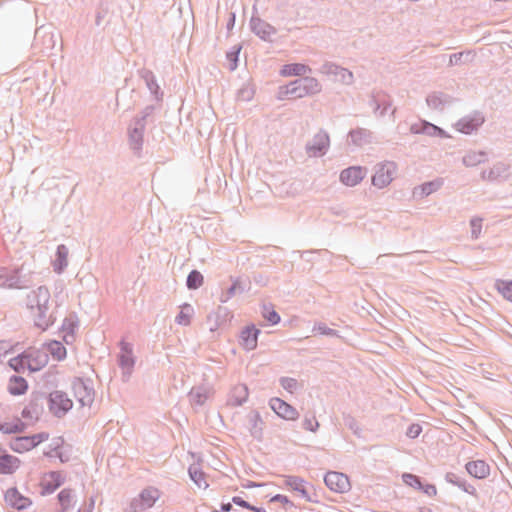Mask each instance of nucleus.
<instances>
[{
  "mask_svg": "<svg viewBox=\"0 0 512 512\" xmlns=\"http://www.w3.org/2000/svg\"><path fill=\"white\" fill-rule=\"evenodd\" d=\"M31 311L35 324L42 330L47 329L55 321L53 302L50 292L45 287H39L31 303Z\"/></svg>",
  "mask_w": 512,
  "mask_h": 512,
  "instance_id": "nucleus-1",
  "label": "nucleus"
},
{
  "mask_svg": "<svg viewBox=\"0 0 512 512\" xmlns=\"http://www.w3.org/2000/svg\"><path fill=\"white\" fill-rule=\"evenodd\" d=\"M161 491L154 486H147L129 502L127 512H145L151 509L161 497Z\"/></svg>",
  "mask_w": 512,
  "mask_h": 512,
  "instance_id": "nucleus-2",
  "label": "nucleus"
},
{
  "mask_svg": "<svg viewBox=\"0 0 512 512\" xmlns=\"http://www.w3.org/2000/svg\"><path fill=\"white\" fill-rule=\"evenodd\" d=\"M73 406L72 400L62 391H53L48 397V408L50 412L61 417L65 415Z\"/></svg>",
  "mask_w": 512,
  "mask_h": 512,
  "instance_id": "nucleus-3",
  "label": "nucleus"
},
{
  "mask_svg": "<svg viewBox=\"0 0 512 512\" xmlns=\"http://www.w3.org/2000/svg\"><path fill=\"white\" fill-rule=\"evenodd\" d=\"M47 439L48 434L46 433H39L32 436H20L13 438L10 441L9 446L13 451L17 453H24L35 448L37 445Z\"/></svg>",
  "mask_w": 512,
  "mask_h": 512,
  "instance_id": "nucleus-4",
  "label": "nucleus"
},
{
  "mask_svg": "<svg viewBox=\"0 0 512 512\" xmlns=\"http://www.w3.org/2000/svg\"><path fill=\"white\" fill-rule=\"evenodd\" d=\"M4 501L9 507L17 511H24L33 503L32 500L23 495L17 487H10L5 491Z\"/></svg>",
  "mask_w": 512,
  "mask_h": 512,
  "instance_id": "nucleus-5",
  "label": "nucleus"
},
{
  "mask_svg": "<svg viewBox=\"0 0 512 512\" xmlns=\"http://www.w3.org/2000/svg\"><path fill=\"white\" fill-rule=\"evenodd\" d=\"M396 165L393 162H386L378 166L372 177V184L378 188L388 186L396 173Z\"/></svg>",
  "mask_w": 512,
  "mask_h": 512,
  "instance_id": "nucleus-6",
  "label": "nucleus"
},
{
  "mask_svg": "<svg viewBox=\"0 0 512 512\" xmlns=\"http://www.w3.org/2000/svg\"><path fill=\"white\" fill-rule=\"evenodd\" d=\"M269 405L271 409L284 420L296 421L299 417V413L296 408L280 398H272Z\"/></svg>",
  "mask_w": 512,
  "mask_h": 512,
  "instance_id": "nucleus-7",
  "label": "nucleus"
},
{
  "mask_svg": "<svg viewBox=\"0 0 512 512\" xmlns=\"http://www.w3.org/2000/svg\"><path fill=\"white\" fill-rule=\"evenodd\" d=\"M366 175V169L360 166H353L343 170L340 174L341 182L346 186H356Z\"/></svg>",
  "mask_w": 512,
  "mask_h": 512,
  "instance_id": "nucleus-8",
  "label": "nucleus"
},
{
  "mask_svg": "<svg viewBox=\"0 0 512 512\" xmlns=\"http://www.w3.org/2000/svg\"><path fill=\"white\" fill-rule=\"evenodd\" d=\"M78 327V319L75 315H70L63 320L60 328L62 340L67 344H73L76 340V329Z\"/></svg>",
  "mask_w": 512,
  "mask_h": 512,
  "instance_id": "nucleus-9",
  "label": "nucleus"
},
{
  "mask_svg": "<svg viewBox=\"0 0 512 512\" xmlns=\"http://www.w3.org/2000/svg\"><path fill=\"white\" fill-rule=\"evenodd\" d=\"M25 357L27 358L28 370L32 372L39 371L48 362L47 354L35 349L26 350Z\"/></svg>",
  "mask_w": 512,
  "mask_h": 512,
  "instance_id": "nucleus-10",
  "label": "nucleus"
},
{
  "mask_svg": "<svg viewBox=\"0 0 512 512\" xmlns=\"http://www.w3.org/2000/svg\"><path fill=\"white\" fill-rule=\"evenodd\" d=\"M73 393L82 406H88L93 402L94 392L81 379L73 382Z\"/></svg>",
  "mask_w": 512,
  "mask_h": 512,
  "instance_id": "nucleus-11",
  "label": "nucleus"
},
{
  "mask_svg": "<svg viewBox=\"0 0 512 512\" xmlns=\"http://www.w3.org/2000/svg\"><path fill=\"white\" fill-rule=\"evenodd\" d=\"M305 96V88L303 87L302 79L280 87L278 92V98L282 100L288 98H302Z\"/></svg>",
  "mask_w": 512,
  "mask_h": 512,
  "instance_id": "nucleus-12",
  "label": "nucleus"
},
{
  "mask_svg": "<svg viewBox=\"0 0 512 512\" xmlns=\"http://www.w3.org/2000/svg\"><path fill=\"white\" fill-rule=\"evenodd\" d=\"M289 490L294 492L297 496L307 502L318 503L317 494L315 491H309L307 484L310 482H285Z\"/></svg>",
  "mask_w": 512,
  "mask_h": 512,
  "instance_id": "nucleus-13",
  "label": "nucleus"
},
{
  "mask_svg": "<svg viewBox=\"0 0 512 512\" xmlns=\"http://www.w3.org/2000/svg\"><path fill=\"white\" fill-rule=\"evenodd\" d=\"M466 469L468 473L476 479H485L490 474L489 465L482 460L469 462L466 465Z\"/></svg>",
  "mask_w": 512,
  "mask_h": 512,
  "instance_id": "nucleus-14",
  "label": "nucleus"
},
{
  "mask_svg": "<svg viewBox=\"0 0 512 512\" xmlns=\"http://www.w3.org/2000/svg\"><path fill=\"white\" fill-rule=\"evenodd\" d=\"M259 330L254 326L246 327L241 332V345L247 350H253L257 346Z\"/></svg>",
  "mask_w": 512,
  "mask_h": 512,
  "instance_id": "nucleus-15",
  "label": "nucleus"
},
{
  "mask_svg": "<svg viewBox=\"0 0 512 512\" xmlns=\"http://www.w3.org/2000/svg\"><path fill=\"white\" fill-rule=\"evenodd\" d=\"M483 122L484 120L480 116H475L473 118H464L456 123V128L458 131L462 133L470 134L479 126H481Z\"/></svg>",
  "mask_w": 512,
  "mask_h": 512,
  "instance_id": "nucleus-16",
  "label": "nucleus"
},
{
  "mask_svg": "<svg viewBox=\"0 0 512 512\" xmlns=\"http://www.w3.org/2000/svg\"><path fill=\"white\" fill-rule=\"evenodd\" d=\"M9 393L13 396H20L27 392L28 383L27 381L19 376H13L9 379L7 384Z\"/></svg>",
  "mask_w": 512,
  "mask_h": 512,
  "instance_id": "nucleus-17",
  "label": "nucleus"
},
{
  "mask_svg": "<svg viewBox=\"0 0 512 512\" xmlns=\"http://www.w3.org/2000/svg\"><path fill=\"white\" fill-rule=\"evenodd\" d=\"M265 497L268 498L267 505L270 506V505H274L275 503H279L281 509L284 512H287L291 509L297 508V506L294 504V502L288 496H286L284 494H279V493L274 494V495L267 494Z\"/></svg>",
  "mask_w": 512,
  "mask_h": 512,
  "instance_id": "nucleus-18",
  "label": "nucleus"
},
{
  "mask_svg": "<svg viewBox=\"0 0 512 512\" xmlns=\"http://www.w3.org/2000/svg\"><path fill=\"white\" fill-rule=\"evenodd\" d=\"M20 467V460L12 455L0 456V473L11 474Z\"/></svg>",
  "mask_w": 512,
  "mask_h": 512,
  "instance_id": "nucleus-19",
  "label": "nucleus"
},
{
  "mask_svg": "<svg viewBox=\"0 0 512 512\" xmlns=\"http://www.w3.org/2000/svg\"><path fill=\"white\" fill-rule=\"evenodd\" d=\"M121 352L119 356L120 365L124 369H130L134 365L133 349L129 343L121 342Z\"/></svg>",
  "mask_w": 512,
  "mask_h": 512,
  "instance_id": "nucleus-20",
  "label": "nucleus"
},
{
  "mask_svg": "<svg viewBox=\"0 0 512 512\" xmlns=\"http://www.w3.org/2000/svg\"><path fill=\"white\" fill-rule=\"evenodd\" d=\"M252 29L259 37L264 40L270 39L271 36L275 33V30L271 25L261 21L260 19L252 20Z\"/></svg>",
  "mask_w": 512,
  "mask_h": 512,
  "instance_id": "nucleus-21",
  "label": "nucleus"
},
{
  "mask_svg": "<svg viewBox=\"0 0 512 512\" xmlns=\"http://www.w3.org/2000/svg\"><path fill=\"white\" fill-rule=\"evenodd\" d=\"M329 145V138L326 134H318L315 138V144L308 147L310 156H318L323 154Z\"/></svg>",
  "mask_w": 512,
  "mask_h": 512,
  "instance_id": "nucleus-22",
  "label": "nucleus"
},
{
  "mask_svg": "<svg viewBox=\"0 0 512 512\" xmlns=\"http://www.w3.org/2000/svg\"><path fill=\"white\" fill-rule=\"evenodd\" d=\"M309 71L310 69L306 65L300 63H293L284 65L280 73L282 76L288 77L305 75Z\"/></svg>",
  "mask_w": 512,
  "mask_h": 512,
  "instance_id": "nucleus-23",
  "label": "nucleus"
},
{
  "mask_svg": "<svg viewBox=\"0 0 512 512\" xmlns=\"http://www.w3.org/2000/svg\"><path fill=\"white\" fill-rule=\"evenodd\" d=\"M193 315H194L193 307L190 304H183L180 307V312L176 316L175 320L179 325L187 326L190 324Z\"/></svg>",
  "mask_w": 512,
  "mask_h": 512,
  "instance_id": "nucleus-24",
  "label": "nucleus"
},
{
  "mask_svg": "<svg viewBox=\"0 0 512 512\" xmlns=\"http://www.w3.org/2000/svg\"><path fill=\"white\" fill-rule=\"evenodd\" d=\"M68 249L64 245H60L57 249V259L54 262V270L61 273L67 266Z\"/></svg>",
  "mask_w": 512,
  "mask_h": 512,
  "instance_id": "nucleus-25",
  "label": "nucleus"
},
{
  "mask_svg": "<svg viewBox=\"0 0 512 512\" xmlns=\"http://www.w3.org/2000/svg\"><path fill=\"white\" fill-rule=\"evenodd\" d=\"M248 398V389L243 384L236 385L232 390L231 401L234 405H241Z\"/></svg>",
  "mask_w": 512,
  "mask_h": 512,
  "instance_id": "nucleus-26",
  "label": "nucleus"
},
{
  "mask_svg": "<svg viewBox=\"0 0 512 512\" xmlns=\"http://www.w3.org/2000/svg\"><path fill=\"white\" fill-rule=\"evenodd\" d=\"M410 488L421 491L429 497L437 494V488L434 484L429 482H405Z\"/></svg>",
  "mask_w": 512,
  "mask_h": 512,
  "instance_id": "nucleus-27",
  "label": "nucleus"
},
{
  "mask_svg": "<svg viewBox=\"0 0 512 512\" xmlns=\"http://www.w3.org/2000/svg\"><path fill=\"white\" fill-rule=\"evenodd\" d=\"M25 427V423L20 419H16L13 422L0 424V431L6 434H18L22 433L25 430Z\"/></svg>",
  "mask_w": 512,
  "mask_h": 512,
  "instance_id": "nucleus-28",
  "label": "nucleus"
},
{
  "mask_svg": "<svg viewBox=\"0 0 512 512\" xmlns=\"http://www.w3.org/2000/svg\"><path fill=\"white\" fill-rule=\"evenodd\" d=\"M47 349L52 357L58 361L63 360L66 357V348L59 341H51L47 345Z\"/></svg>",
  "mask_w": 512,
  "mask_h": 512,
  "instance_id": "nucleus-29",
  "label": "nucleus"
},
{
  "mask_svg": "<svg viewBox=\"0 0 512 512\" xmlns=\"http://www.w3.org/2000/svg\"><path fill=\"white\" fill-rule=\"evenodd\" d=\"M439 187H440V182H438V181L428 182L421 186L416 187L413 191V195L415 197H422L425 195H429L432 192L436 191Z\"/></svg>",
  "mask_w": 512,
  "mask_h": 512,
  "instance_id": "nucleus-30",
  "label": "nucleus"
},
{
  "mask_svg": "<svg viewBox=\"0 0 512 512\" xmlns=\"http://www.w3.org/2000/svg\"><path fill=\"white\" fill-rule=\"evenodd\" d=\"M25 352L17 357L10 359L9 365L10 367L17 372H24L28 370V365L26 362Z\"/></svg>",
  "mask_w": 512,
  "mask_h": 512,
  "instance_id": "nucleus-31",
  "label": "nucleus"
},
{
  "mask_svg": "<svg viewBox=\"0 0 512 512\" xmlns=\"http://www.w3.org/2000/svg\"><path fill=\"white\" fill-rule=\"evenodd\" d=\"M485 160V154L481 152H470L466 154L463 161L466 166H476Z\"/></svg>",
  "mask_w": 512,
  "mask_h": 512,
  "instance_id": "nucleus-32",
  "label": "nucleus"
},
{
  "mask_svg": "<svg viewBox=\"0 0 512 512\" xmlns=\"http://www.w3.org/2000/svg\"><path fill=\"white\" fill-rule=\"evenodd\" d=\"M72 497L73 490L70 488H64L58 493L57 498L63 510H67L69 508Z\"/></svg>",
  "mask_w": 512,
  "mask_h": 512,
  "instance_id": "nucleus-33",
  "label": "nucleus"
},
{
  "mask_svg": "<svg viewBox=\"0 0 512 512\" xmlns=\"http://www.w3.org/2000/svg\"><path fill=\"white\" fill-rule=\"evenodd\" d=\"M325 485L333 492L346 493L352 488V482H324Z\"/></svg>",
  "mask_w": 512,
  "mask_h": 512,
  "instance_id": "nucleus-34",
  "label": "nucleus"
},
{
  "mask_svg": "<svg viewBox=\"0 0 512 512\" xmlns=\"http://www.w3.org/2000/svg\"><path fill=\"white\" fill-rule=\"evenodd\" d=\"M203 276L200 272L193 270L187 278V286L189 289H197L203 284Z\"/></svg>",
  "mask_w": 512,
  "mask_h": 512,
  "instance_id": "nucleus-35",
  "label": "nucleus"
},
{
  "mask_svg": "<svg viewBox=\"0 0 512 512\" xmlns=\"http://www.w3.org/2000/svg\"><path fill=\"white\" fill-rule=\"evenodd\" d=\"M497 290L509 301H512V281L499 280L496 283Z\"/></svg>",
  "mask_w": 512,
  "mask_h": 512,
  "instance_id": "nucleus-36",
  "label": "nucleus"
},
{
  "mask_svg": "<svg viewBox=\"0 0 512 512\" xmlns=\"http://www.w3.org/2000/svg\"><path fill=\"white\" fill-rule=\"evenodd\" d=\"M303 87L305 88L306 96L309 94H315L320 91V85L318 81L314 78H304Z\"/></svg>",
  "mask_w": 512,
  "mask_h": 512,
  "instance_id": "nucleus-37",
  "label": "nucleus"
},
{
  "mask_svg": "<svg viewBox=\"0 0 512 512\" xmlns=\"http://www.w3.org/2000/svg\"><path fill=\"white\" fill-rule=\"evenodd\" d=\"M239 51L240 49H236L234 51L228 52L226 55V59L228 61V68L231 71L235 70L237 67Z\"/></svg>",
  "mask_w": 512,
  "mask_h": 512,
  "instance_id": "nucleus-38",
  "label": "nucleus"
},
{
  "mask_svg": "<svg viewBox=\"0 0 512 512\" xmlns=\"http://www.w3.org/2000/svg\"><path fill=\"white\" fill-rule=\"evenodd\" d=\"M65 482H45V485L42 487V495H49L55 492L62 484Z\"/></svg>",
  "mask_w": 512,
  "mask_h": 512,
  "instance_id": "nucleus-39",
  "label": "nucleus"
},
{
  "mask_svg": "<svg viewBox=\"0 0 512 512\" xmlns=\"http://www.w3.org/2000/svg\"><path fill=\"white\" fill-rule=\"evenodd\" d=\"M303 426L306 430L315 432L319 427V423L315 416H311V417H306L304 419Z\"/></svg>",
  "mask_w": 512,
  "mask_h": 512,
  "instance_id": "nucleus-40",
  "label": "nucleus"
},
{
  "mask_svg": "<svg viewBox=\"0 0 512 512\" xmlns=\"http://www.w3.org/2000/svg\"><path fill=\"white\" fill-rule=\"evenodd\" d=\"M454 485H457L464 492L476 495V488L470 482H451Z\"/></svg>",
  "mask_w": 512,
  "mask_h": 512,
  "instance_id": "nucleus-41",
  "label": "nucleus"
},
{
  "mask_svg": "<svg viewBox=\"0 0 512 512\" xmlns=\"http://www.w3.org/2000/svg\"><path fill=\"white\" fill-rule=\"evenodd\" d=\"M263 316L271 323L277 324L280 321L279 315L274 311L268 308L264 309Z\"/></svg>",
  "mask_w": 512,
  "mask_h": 512,
  "instance_id": "nucleus-42",
  "label": "nucleus"
},
{
  "mask_svg": "<svg viewBox=\"0 0 512 512\" xmlns=\"http://www.w3.org/2000/svg\"><path fill=\"white\" fill-rule=\"evenodd\" d=\"M336 74L340 77V80L343 83H346V84L351 83L353 75L350 71H348L344 68H340Z\"/></svg>",
  "mask_w": 512,
  "mask_h": 512,
  "instance_id": "nucleus-43",
  "label": "nucleus"
},
{
  "mask_svg": "<svg viewBox=\"0 0 512 512\" xmlns=\"http://www.w3.org/2000/svg\"><path fill=\"white\" fill-rule=\"evenodd\" d=\"M232 503H234L235 505H237L241 508L247 509V510L250 508V505H251V503L244 500L241 496H233Z\"/></svg>",
  "mask_w": 512,
  "mask_h": 512,
  "instance_id": "nucleus-44",
  "label": "nucleus"
},
{
  "mask_svg": "<svg viewBox=\"0 0 512 512\" xmlns=\"http://www.w3.org/2000/svg\"><path fill=\"white\" fill-rule=\"evenodd\" d=\"M421 432V427L418 424H413L409 427L407 434L410 437H417Z\"/></svg>",
  "mask_w": 512,
  "mask_h": 512,
  "instance_id": "nucleus-45",
  "label": "nucleus"
},
{
  "mask_svg": "<svg viewBox=\"0 0 512 512\" xmlns=\"http://www.w3.org/2000/svg\"><path fill=\"white\" fill-rule=\"evenodd\" d=\"M265 482H242L241 486L245 489H251L264 486Z\"/></svg>",
  "mask_w": 512,
  "mask_h": 512,
  "instance_id": "nucleus-46",
  "label": "nucleus"
},
{
  "mask_svg": "<svg viewBox=\"0 0 512 512\" xmlns=\"http://www.w3.org/2000/svg\"><path fill=\"white\" fill-rule=\"evenodd\" d=\"M282 385L285 389L292 390L293 388L296 387V382L294 379H284L282 381Z\"/></svg>",
  "mask_w": 512,
  "mask_h": 512,
  "instance_id": "nucleus-47",
  "label": "nucleus"
},
{
  "mask_svg": "<svg viewBox=\"0 0 512 512\" xmlns=\"http://www.w3.org/2000/svg\"><path fill=\"white\" fill-rule=\"evenodd\" d=\"M10 349V345L5 341H0V357L5 356Z\"/></svg>",
  "mask_w": 512,
  "mask_h": 512,
  "instance_id": "nucleus-48",
  "label": "nucleus"
},
{
  "mask_svg": "<svg viewBox=\"0 0 512 512\" xmlns=\"http://www.w3.org/2000/svg\"><path fill=\"white\" fill-rule=\"evenodd\" d=\"M234 503H232V500L230 502H222L221 505H220V511L221 512H230L233 510V505Z\"/></svg>",
  "mask_w": 512,
  "mask_h": 512,
  "instance_id": "nucleus-49",
  "label": "nucleus"
},
{
  "mask_svg": "<svg viewBox=\"0 0 512 512\" xmlns=\"http://www.w3.org/2000/svg\"><path fill=\"white\" fill-rule=\"evenodd\" d=\"M191 396L195 399L196 403L202 404L206 400V396L199 392H192Z\"/></svg>",
  "mask_w": 512,
  "mask_h": 512,
  "instance_id": "nucleus-50",
  "label": "nucleus"
},
{
  "mask_svg": "<svg viewBox=\"0 0 512 512\" xmlns=\"http://www.w3.org/2000/svg\"><path fill=\"white\" fill-rule=\"evenodd\" d=\"M472 226H473V233L478 236L479 232H480V221L479 220H472L471 222Z\"/></svg>",
  "mask_w": 512,
  "mask_h": 512,
  "instance_id": "nucleus-51",
  "label": "nucleus"
},
{
  "mask_svg": "<svg viewBox=\"0 0 512 512\" xmlns=\"http://www.w3.org/2000/svg\"><path fill=\"white\" fill-rule=\"evenodd\" d=\"M317 330L319 331V333L321 334H327V335H335L336 332L332 329H329V328H325V327H322V326H319L317 328Z\"/></svg>",
  "mask_w": 512,
  "mask_h": 512,
  "instance_id": "nucleus-52",
  "label": "nucleus"
},
{
  "mask_svg": "<svg viewBox=\"0 0 512 512\" xmlns=\"http://www.w3.org/2000/svg\"><path fill=\"white\" fill-rule=\"evenodd\" d=\"M248 510H250L252 512H269L268 507L264 508V507H260V506H255L253 504L250 505V508Z\"/></svg>",
  "mask_w": 512,
  "mask_h": 512,
  "instance_id": "nucleus-53",
  "label": "nucleus"
},
{
  "mask_svg": "<svg viewBox=\"0 0 512 512\" xmlns=\"http://www.w3.org/2000/svg\"><path fill=\"white\" fill-rule=\"evenodd\" d=\"M344 475L342 473H338V472H328L325 477H324V481H327V480H330V478L332 477H343Z\"/></svg>",
  "mask_w": 512,
  "mask_h": 512,
  "instance_id": "nucleus-54",
  "label": "nucleus"
},
{
  "mask_svg": "<svg viewBox=\"0 0 512 512\" xmlns=\"http://www.w3.org/2000/svg\"><path fill=\"white\" fill-rule=\"evenodd\" d=\"M269 512H284L281 507H274L273 505H267Z\"/></svg>",
  "mask_w": 512,
  "mask_h": 512,
  "instance_id": "nucleus-55",
  "label": "nucleus"
},
{
  "mask_svg": "<svg viewBox=\"0 0 512 512\" xmlns=\"http://www.w3.org/2000/svg\"><path fill=\"white\" fill-rule=\"evenodd\" d=\"M198 488L207 489L209 487V482H194Z\"/></svg>",
  "mask_w": 512,
  "mask_h": 512,
  "instance_id": "nucleus-56",
  "label": "nucleus"
},
{
  "mask_svg": "<svg viewBox=\"0 0 512 512\" xmlns=\"http://www.w3.org/2000/svg\"><path fill=\"white\" fill-rule=\"evenodd\" d=\"M94 506H95V498L91 497L89 499V503H88V510L92 511L94 509Z\"/></svg>",
  "mask_w": 512,
  "mask_h": 512,
  "instance_id": "nucleus-57",
  "label": "nucleus"
},
{
  "mask_svg": "<svg viewBox=\"0 0 512 512\" xmlns=\"http://www.w3.org/2000/svg\"><path fill=\"white\" fill-rule=\"evenodd\" d=\"M418 512H433V511H432V509L427 508V507H420L418 509Z\"/></svg>",
  "mask_w": 512,
  "mask_h": 512,
  "instance_id": "nucleus-58",
  "label": "nucleus"
},
{
  "mask_svg": "<svg viewBox=\"0 0 512 512\" xmlns=\"http://www.w3.org/2000/svg\"><path fill=\"white\" fill-rule=\"evenodd\" d=\"M51 476L52 477H57V478L59 477V475L57 473H53Z\"/></svg>",
  "mask_w": 512,
  "mask_h": 512,
  "instance_id": "nucleus-59",
  "label": "nucleus"
},
{
  "mask_svg": "<svg viewBox=\"0 0 512 512\" xmlns=\"http://www.w3.org/2000/svg\"><path fill=\"white\" fill-rule=\"evenodd\" d=\"M22 415H23L24 417L27 415V414H26V410H25V409L22 411Z\"/></svg>",
  "mask_w": 512,
  "mask_h": 512,
  "instance_id": "nucleus-60",
  "label": "nucleus"
},
{
  "mask_svg": "<svg viewBox=\"0 0 512 512\" xmlns=\"http://www.w3.org/2000/svg\"><path fill=\"white\" fill-rule=\"evenodd\" d=\"M212 512H221L220 509L217 510V509H213Z\"/></svg>",
  "mask_w": 512,
  "mask_h": 512,
  "instance_id": "nucleus-61",
  "label": "nucleus"
},
{
  "mask_svg": "<svg viewBox=\"0 0 512 512\" xmlns=\"http://www.w3.org/2000/svg\"><path fill=\"white\" fill-rule=\"evenodd\" d=\"M61 512H66V510H63V509H62V511H61Z\"/></svg>",
  "mask_w": 512,
  "mask_h": 512,
  "instance_id": "nucleus-62",
  "label": "nucleus"
},
{
  "mask_svg": "<svg viewBox=\"0 0 512 512\" xmlns=\"http://www.w3.org/2000/svg\"><path fill=\"white\" fill-rule=\"evenodd\" d=\"M77 512H80V510H78Z\"/></svg>",
  "mask_w": 512,
  "mask_h": 512,
  "instance_id": "nucleus-63",
  "label": "nucleus"
}]
</instances>
